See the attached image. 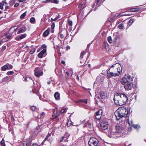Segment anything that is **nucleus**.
<instances>
[{"label": "nucleus", "mask_w": 146, "mask_h": 146, "mask_svg": "<svg viewBox=\"0 0 146 146\" xmlns=\"http://www.w3.org/2000/svg\"><path fill=\"white\" fill-rule=\"evenodd\" d=\"M54 27H55L54 23H52V24L51 27V29H54Z\"/></svg>", "instance_id": "obj_50"}, {"label": "nucleus", "mask_w": 146, "mask_h": 146, "mask_svg": "<svg viewBox=\"0 0 146 146\" xmlns=\"http://www.w3.org/2000/svg\"><path fill=\"white\" fill-rule=\"evenodd\" d=\"M35 50H31L29 52V53L30 54H32L34 53V52H35Z\"/></svg>", "instance_id": "obj_60"}, {"label": "nucleus", "mask_w": 146, "mask_h": 146, "mask_svg": "<svg viewBox=\"0 0 146 146\" xmlns=\"http://www.w3.org/2000/svg\"><path fill=\"white\" fill-rule=\"evenodd\" d=\"M58 18L57 17H55L54 19L51 18V19L53 21H55L57 19H58Z\"/></svg>", "instance_id": "obj_61"}, {"label": "nucleus", "mask_w": 146, "mask_h": 146, "mask_svg": "<svg viewBox=\"0 0 146 146\" xmlns=\"http://www.w3.org/2000/svg\"><path fill=\"white\" fill-rule=\"evenodd\" d=\"M70 134L68 133H65L64 135V136L65 138V139H64L65 141L66 140L67 141L68 138L70 136Z\"/></svg>", "instance_id": "obj_27"}, {"label": "nucleus", "mask_w": 146, "mask_h": 146, "mask_svg": "<svg viewBox=\"0 0 146 146\" xmlns=\"http://www.w3.org/2000/svg\"><path fill=\"white\" fill-rule=\"evenodd\" d=\"M5 6H6V7H5V9L6 10L8 9L9 8V7L8 6H7V5Z\"/></svg>", "instance_id": "obj_64"}, {"label": "nucleus", "mask_w": 146, "mask_h": 146, "mask_svg": "<svg viewBox=\"0 0 146 146\" xmlns=\"http://www.w3.org/2000/svg\"><path fill=\"white\" fill-rule=\"evenodd\" d=\"M133 22V19H131L130 20L128 23V24L129 26L132 25V23Z\"/></svg>", "instance_id": "obj_34"}, {"label": "nucleus", "mask_w": 146, "mask_h": 146, "mask_svg": "<svg viewBox=\"0 0 146 146\" xmlns=\"http://www.w3.org/2000/svg\"><path fill=\"white\" fill-rule=\"evenodd\" d=\"M54 97L56 100H59L60 99V95L58 92H56L54 94Z\"/></svg>", "instance_id": "obj_19"}, {"label": "nucleus", "mask_w": 146, "mask_h": 146, "mask_svg": "<svg viewBox=\"0 0 146 146\" xmlns=\"http://www.w3.org/2000/svg\"><path fill=\"white\" fill-rule=\"evenodd\" d=\"M14 73V72L13 71H9L7 73V74L8 75H11L13 74Z\"/></svg>", "instance_id": "obj_37"}, {"label": "nucleus", "mask_w": 146, "mask_h": 146, "mask_svg": "<svg viewBox=\"0 0 146 146\" xmlns=\"http://www.w3.org/2000/svg\"><path fill=\"white\" fill-rule=\"evenodd\" d=\"M25 80L26 81H30L32 80L31 78V77L28 76H27L26 77L25 79Z\"/></svg>", "instance_id": "obj_23"}, {"label": "nucleus", "mask_w": 146, "mask_h": 146, "mask_svg": "<svg viewBox=\"0 0 146 146\" xmlns=\"http://www.w3.org/2000/svg\"><path fill=\"white\" fill-rule=\"evenodd\" d=\"M3 5L2 3H0V9H3Z\"/></svg>", "instance_id": "obj_49"}, {"label": "nucleus", "mask_w": 146, "mask_h": 146, "mask_svg": "<svg viewBox=\"0 0 146 146\" xmlns=\"http://www.w3.org/2000/svg\"><path fill=\"white\" fill-rule=\"evenodd\" d=\"M86 127H88V129L89 131H92L93 129V125L89 121H88L87 123H86L85 124V125H84L83 127L84 128Z\"/></svg>", "instance_id": "obj_11"}, {"label": "nucleus", "mask_w": 146, "mask_h": 146, "mask_svg": "<svg viewBox=\"0 0 146 146\" xmlns=\"http://www.w3.org/2000/svg\"><path fill=\"white\" fill-rule=\"evenodd\" d=\"M50 29L49 28H48L46 31H45L43 33V35L45 36H46L48 35L49 34V31H50Z\"/></svg>", "instance_id": "obj_21"}, {"label": "nucleus", "mask_w": 146, "mask_h": 146, "mask_svg": "<svg viewBox=\"0 0 146 146\" xmlns=\"http://www.w3.org/2000/svg\"><path fill=\"white\" fill-rule=\"evenodd\" d=\"M31 139L29 138L26 141L23 142V146H28L30 145L32 142Z\"/></svg>", "instance_id": "obj_13"}, {"label": "nucleus", "mask_w": 146, "mask_h": 146, "mask_svg": "<svg viewBox=\"0 0 146 146\" xmlns=\"http://www.w3.org/2000/svg\"><path fill=\"white\" fill-rule=\"evenodd\" d=\"M118 28L120 29H122L123 28V23L120 24L118 26Z\"/></svg>", "instance_id": "obj_33"}, {"label": "nucleus", "mask_w": 146, "mask_h": 146, "mask_svg": "<svg viewBox=\"0 0 146 146\" xmlns=\"http://www.w3.org/2000/svg\"><path fill=\"white\" fill-rule=\"evenodd\" d=\"M26 12H25L23 13L20 16V18L21 19H23L26 15Z\"/></svg>", "instance_id": "obj_38"}, {"label": "nucleus", "mask_w": 146, "mask_h": 146, "mask_svg": "<svg viewBox=\"0 0 146 146\" xmlns=\"http://www.w3.org/2000/svg\"><path fill=\"white\" fill-rule=\"evenodd\" d=\"M85 4L86 2H84L80 4L78 7L79 8H80L82 9H83L85 7Z\"/></svg>", "instance_id": "obj_20"}, {"label": "nucleus", "mask_w": 146, "mask_h": 146, "mask_svg": "<svg viewBox=\"0 0 146 146\" xmlns=\"http://www.w3.org/2000/svg\"><path fill=\"white\" fill-rule=\"evenodd\" d=\"M1 69L3 71H5L7 69H8V67L7 64L2 66L1 68Z\"/></svg>", "instance_id": "obj_24"}, {"label": "nucleus", "mask_w": 146, "mask_h": 146, "mask_svg": "<svg viewBox=\"0 0 146 146\" xmlns=\"http://www.w3.org/2000/svg\"><path fill=\"white\" fill-rule=\"evenodd\" d=\"M16 1V0H11L10 2V4L12 5H13V3H14Z\"/></svg>", "instance_id": "obj_42"}, {"label": "nucleus", "mask_w": 146, "mask_h": 146, "mask_svg": "<svg viewBox=\"0 0 146 146\" xmlns=\"http://www.w3.org/2000/svg\"><path fill=\"white\" fill-rule=\"evenodd\" d=\"M139 9H137V8H133L131 9V12H136L139 11Z\"/></svg>", "instance_id": "obj_30"}, {"label": "nucleus", "mask_w": 146, "mask_h": 146, "mask_svg": "<svg viewBox=\"0 0 146 146\" xmlns=\"http://www.w3.org/2000/svg\"><path fill=\"white\" fill-rule=\"evenodd\" d=\"M51 135V133H48V135H47V136L45 138V139H44V141H45L46 140H47L48 139V138Z\"/></svg>", "instance_id": "obj_44"}, {"label": "nucleus", "mask_w": 146, "mask_h": 146, "mask_svg": "<svg viewBox=\"0 0 146 146\" xmlns=\"http://www.w3.org/2000/svg\"><path fill=\"white\" fill-rule=\"evenodd\" d=\"M6 47L5 46H3L2 48V51H4L6 49Z\"/></svg>", "instance_id": "obj_54"}, {"label": "nucleus", "mask_w": 146, "mask_h": 146, "mask_svg": "<svg viewBox=\"0 0 146 146\" xmlns=\"http://www.w3.org/2000/svg\"><path fill=\"white\" fill-rule=\"evenodd\" d=\"M35 18L32 17H31L30 19V21L31 23H34L35 21Z\"/></svg>", "instance_id": "obj_31"}, {"label": "nucleus", "mask_w": 146, "mask_h": 146, "mask_svg": "<svg viewBox=\"0 0 146 146\" xmlns=\"http://www.w3.org/2000/svg\"><path fill=\"white\" fill-rule=\"evenodd\" d=\"M65 139V138L64 137H61V139L60 141V142H62L63 140H64V141L66 142L67 141H67H64V139Z\"/></svg>", "instance_id": "obj_45"}, {"label": "nucleus", "mask_w": 146, "mask_h": 146, "mask_svg": "<svg viewBox=\"0 0 146 146\" xmlns=\"http://www.w3.org/2000/svg\"><path fill=\"white\" fill-rule=\"evenodd\" d=\"M85 54V52H84V51H83L82 52H81V54H80V59H82L83 58V56Z\"/></svg>", "instance_id": "obj_28"}, {"label": "nucleus", "mask_w": 146, "mask_h": 146, "mask_svg": "<svg viewBox=\"0 0 146 146\" xmlns=\"http://www.w3.org/2000/svg\"><path fill=\"white\" fill-rule=\"evenodd\" d=\"M119 65V63H116L111 66V68L115 67V68L116 70L117 71V72L116 73L115 72V73H119L120 74L121 72V68L119 67H118Z\"/></svg>", "instance_id": "obj_10"}, {"label": "nucleus", "mask_w": 146, "mask_h": 146, "mask_svg": "<svg viewBox=\"0 0 146 146\" xmlns=\"http://www.w3.org/2000/svg\"><path fill=\"white\" fill-rule=\"evenodd\" d=\"M38 145L36 143H33V144L32 146H38Z\"/></svg>", "instance_id": "obj_63"}, {"label": "nucleus", "mask_w": 146, "mask_h": 146, "mask_svg": "<svg viewBox=\"0 0 146 146\" xmlns=\"http://www.w3.org/2000/svg\"><path fill=\"white\" fill-rule=\"evenodd\" d=\"M41 125H38V127H37L36 128V130L37 131H38V130L39 129H40V126Z\"/></svg>", "instance_id": "obj_56"}, {"label": "nucleus", "mask_w": 146, "mask_h": 146, "mask_svg": "<svg viewBox=\"0 0 146 146\" xmlns=\"http://www.w3.org/2000/svg\"><path fill=\"white\" fill-rule=\"evenodd\" d=\"M113 99L116 105L122 106L126 104L128 99L127 96L124 94L116 93L114 95Z\"/></svg>", "instance_id": "obj_1"}, {"label": "nucleus", "mask_w": 146, "mask_h": 146, "mask_svg": "<svg viewBox=\"0 0 146 146\" xmlns=\"http://www.w3.org/2000/svg\"><path fill=\"white\" fill-rule=\"evenodd\" d=\"M44 112H42L40 114V115L41 118H43V117H44Z\"/></svg>", "instance_id": "obj_52"}, {"label": "nucleus", "mask_w": 146, "mask_h": 146, "mask_svg": "<svg viewBox=\"0 0 146 146\" xmlns=\"http://www.w3.org/2000/svg\"><path fill=\"white\" fill-rule=\"evenodd\" d=\"M2 3L3 6H6L7 5V3L6 1H3Z\"/></svg>", "instance_id": "obj_41"}, {"label": "nucleus", "mask_w": 146, "mask_h": 146, "mask_svg": "<svg viewBox=\"0 0 146 146\" xmlns=\"http://www.w3.org/2000/svg\"><path fill=\"white\" fill-rule=\"evenodd\" d=\"M58 38H60V40H61V39H62L64 37V35L62 33H60L58 35Z\"/></svg>", "instance_id": "obj_22"}, {"label": "nucleus", "mask_w": 146, "mask_h": 146, "mask_svg": "<svg viewBox=\"0 0 146 146\" xmlns=\"http://www.w3.org/2000/svg\"><path fill=\"white\" fill-rule=\"evenodd\" d=\"M111 68V67L107 71V76L108 78H111L113 76H118L119 75V73H115V71H114L113 72H110V70Z\"/></svg>", "instance_id": "obj_8"}, {"label": "nucleus", "mask_w": 146, "mask_h": 146, "mask_svg": "<svg viewBox=\"0 0 146 146\" xmlns=\"http://www.w3.org/2000/svg\"><path fill=\"white\" fill-rule=\"evenodd\" d=\"M35 75L36 77H39L42 76L43 72L38 67L36 68L34 70Z\"/></svg>", "instance_id": "obj_7"}, {"label": "nucleus", "mask_w": 146, "mask_h": 146, "mask_svg": "<svg viewBox=\"0 0 146 146\" xmlns=\"http://www.w3.org/2000/svg\"><path fill=\"white\" fill-rule=\"evenodd\" d=\"M15 39L17 40H21L19 36H17L16 37Z\"/></svg>", "instance_id": "obj_53"}, {"label": "nucleus", "mask_w": 146, "mask_h": 146, "mask_svg": "<svg viewBox=\"0 0 146 146\" xmlns=\"http://www.w3.org/2000/svg\"><path fill=\"white\" fill-rule=\"evenodd\" d=\"M26 28L25 27H23L20 28L18 29L17 34H19L24 32L26 30Z\"/></svg>", "instance_id": "obj_14"}, {"label": "nucleus", "mask_w": 146, "mask_h": 146, "mask_svg": "<svg viewBox=\"0 0 146 146\" xmlns=\"http://www.w3.org/2000/svg\"><path fill=\"white\" fill-rule=\"evenodd\" d=\"M128 113V111L125 108L121 107L115 111V114L117 119L119 120L120 118L126 117Z\"/></svg>", "instance_id": "obj_3"}, {"label": "nucleus", "mask_w": 146, "mask_h": 146, "mask_svg": "<svg viewBox=\"0 0 146 146\" xmlns=\"http://www.w3.org/2000/svg\"><path fill=\"white\" fill-rule=\"evenodd\" d=\"M99 141L96 138L94 137H91L88 141L89 146H98Z\"/></svg>", "instance_id": "obj_5"}, {"label": "nucleus", "mask_w": 146, "mask_h": 146, "mask_svg": "<svg viewBox=\"0 0 146 146\" xmlns=\"http://www.w3.org/2000/svg\"><path fill=\"white\" fill-rule=\"evenodd\" d=\"M105 78L103 74H101L97 77V79L98 80H100L101 82H103Z\"/></svg>", "instance_id": "obj_15"}, {"label": "nucleus", "mask_w": 146, "mask_h": 146, "mask_svg": "<svg viewBox=\"0 0 146 146\" xmlns=\"http://www.w3.org/2000/svg\"><path fill=\"white\" fill-rule=\"evenodd\" d=\"M100 96L101 98L103 99H105L107 97V94L102 91L100 92Z\"/></svg>", "instance_id": "obj_16"}, {"label": "nucleus", "mask_w": 146, "mask_h": 146, "mask_svg": "<svg viewBox=\"0 0 146 146\" xmlns=\"http://www.w3.org/2000/svg\"><path fill=\"white\" fill-rule=\"evenodd\" d=\"M19 5V4L18 3H16L14 5L15 7H18Z\"/></svg>", "instance_id": "obj_57"}, {"label": "nucleus", "mask_w": 146, "mask_h": 146, "mask_svg": "<svg viewBox=\"0 0 146 146\" xmlns=\"http://www.w3.org/2000/svg\"><path fill=\"white\" fill-rule=\"evenodd\" d=\"M132 127H133L134 128L136 129H138L140 128V127L138 125H134Z\"/></svg>", "instance_id": "obj_35"}, {"label": "nucleus", "mask_w": 146, "mask_h": 146, "mask_svg": "<svg viewBox=\"0 0 146 146\" xmlns=\"http://www.w3.org/2000/svg\"><path fill=\"white\" fill-rule=\"evenodd\" d=\"M47 54L46 53V49H44L41 50L38 55V57L40 58H42L46 56Z\"/></svg>", "instance_id": "obj_9"}, {"label": "nucleus", "mask_w": 146, "mask_h": 146, "mask_svg": "<svg viewBox=\"0 0 146 146\" xmlns=\"http://www.w3.org/2000/svg\"><path fill=\"white\" fill-rule=\"evenodd\" d=\"M7 66L8 67L7 69H11L13 67L12 65H11L10 64H9L8 63H7Z\"/></svg>", "instance_id": "obj_36"}, {"label": "nucleus", "mask_w": 146, "mask_h": 146, "mask_svg": "<svg viewBox=\"0 0 146 146\" xmlns=\"http://www.w3.org/2000/svg\"><path fill=\"white\" fill-rule=\"evenodd\" d=\"M27 36V34L25 33L24 34H22L20 36H19L21 38V39H23V38H24L26 37Z\"/></svg>", "instance_id": "obj_32"}, {"label": "nucleus", "mask_w": 146, "mask_h": 146, "mask_svg": "<svg viewBox=\"0 0 146 146\" xmlns=\"http://www.w3.org/2000/svg\"><path fill=\"white\" fill-rule=\"evenodd\" d=\"M54 0H48L46 1L48 2H50L51 3H54Z\"/></svg>", "instance_id": "obj_59"}, {"label": "nucleus", "mask_w": 146, "mask_h": 146, "mask_svg": "<svg viewBox=\"0 0 146 146\" xmlns=\"http://www.w3.org/2000/svg\"><path fill=\"white\" fill-rule=\"evenodd\" d=\"M88 121H86V119L84 120L81 121V123L82 124H84V125H85V124L86 123H87V122Z\"/></svg>", "instance_id": "obj_39"}, {"label": "nucleus", "mask_w": 146, "mask_h": 146, "mask_svg": "<svg viewBox=\"0 0 146 146\" xmlns=\"http://www.w3.org/2000/svg\"><path fill=\"white\" fill-rule=\"evenodd\" d=\"M125 123L123 122L121 124L119 123L115 126L113 129L109 132L110 137H114L113 136L117 133L121 132L125 127Z\"/></svg>", "instance_id": "obj_4"}, {"label": "nucleus", "mask_w": 146, "mask_h": 146, "mask_svg": "<svg viewBox=\"0 0 146 146\" xmlns=\"http://www.w3.org/2000/svg\"><path fill=\"white\" fill-rule=\"evenodd\" d=\"M31 109L33 110L34 111L35 110L36 107L34 106H32L31 108Z\"/></svg>", "instance_id": "obj_55"}, {"label": "nucleus", "mask_w": 146, "mask_h": 146, "mask_svg": "<svg viewBox=\"0 0 146 146\" xmlns=\"http://www.w3.org/2000/svg\"><path fill=\"white\" fill-rule=\"evenodd\" d=\"M108 41L110 43H111L112 42V40L110 36H109L108 37Z\"/></svg>", "instance_id": "obj_40"}, {"label": "nucleus", "mask_w": 146, "mask_h": 146, "mask_svg": "<svg viewBox=\"0 0 146 146\" xmlns=\"http://www.w3.org/2000/svg\"><path fill=\"white\" fill-rule=\"evenodd\" d=\"M99 128L101 130H103L107 129L108 128V122L104 120H101L100 122Z\"/></svg>", "instance_id": "obj_6"}, {"label": "nucleus", "mask_w": 146, "mask_h": 146, "mask_svg": "<svg viewBox=\"0 0 146 146\" xmlns=\"http://www.w3.org/2000/svg\"><path fill=\"white\" fill-rule=\"evenodd\" d=\"M73 122L71 120H68L67 125L68 127H69L72 124Z\"/></svg>", "instance_id": "obj_29"}, {"label": "nucleus", "mask_w": 146, "mask_h": 146, "mask_svg": "<svg viewBox=\"0 0 146 146\" xmlns=\"http://www.w3.org/2000/svg\"><path fill=\"white\" fill-rule=\"evenodd\" d=\"M104 1V0H96V7L100 6L101 5L102 2Z\"/></svg>", "instance_id": "obj_18"}, {"label": "nucleus", "mask_w": 146, "mask_h": 146, "mask_svg": "<svg viewBox=\"0 0 146 146\" xmlns=\"http://www.w3.org/2000/svg\"><path fill=\"white\" fill-rule=\"evenodd\" d=\"M79 102H84L86 104H87V100H86V99L81 100L78 101H76V103H78Z\"/></svg>", "instance_id": "obj_25"}, {"label": "nucleus", "mask_w": 146, "mask_h": 146, "mask_svg": "<svg viewBox=\"0 0 146 146\" xmlns=\"http://www.w3.org/2000/svg\"><path fill=\"white\" fill-rule=\"evenodd\" d=\"M67 110L66 109H64L61 110L60 111V113H65L66 112Z\"/></svg>", "instance_id": "obj_43"}, {"label": "nucleus", "mask_w": 146, "mask_h": 146, "mask_svg": "<svg viewBox=\"0 0 146 146\" xmlns=\"http://www.w3.org/2000/svg\"><path fill=\"white\" fill-rule=\"evenodd\" d=\"M68 24L71 27L72 25V21L70 20L68 21Z\"/></svg>", "instance_id": "obj_46"}, {"label": "nucleus", "mask_w": 146, "mask_h": 146, "mask_svg": "<svg viewBox=\"0 0 146 146\" xmlns=\"http://www.w3.org/2000/svg\"><path fill=\"white\" fill-rule=\"evenodd\" d=\"M46 46L45 44L42 45L41 47V48L42 49H46Z\"/></svg>", "instance_id": "obj_47"}, {"label": "nucleus", "mask_w": 146, "mask_h": 146, "mask_svg": "<svg viewBox=\"0 0 146 146\" xmlns=\"http://www.w3.org/2000/svg\"><path fill=\"white\" fill-rule=\"evenodd\" d=\"M54 3L57 4L58 3L59 1L57 0H54Z\"/></svg>", "instance_id": "obj_58"}, {"label": "nucleus", "mask_w": 146, "mask_h": 146, "mask_svg": "<svg viewBox=\"0 0 146 146\" xmlns=\"http://www.w3.org/2000/svg\"><path fill=\"white\" fill-rule=\"evenodd\" d=\"M132 78L129 75H125L121 80V84L124 85V87L126 90H131L133 87Z\"/></svg>", "instance_id": "obj_2"}, {"label": "nucleus", "mask_w": 146, "mask_h": 146, "mask_svg": "<svg viewBox=\"0 0 146 146\" xmlns=\"http://www.w3.org/2000/svg\"><path fill=\"white\" fill-rule=\"evenodd\" d=\"M103 112V111L101 109L96 112V118L97 119H100L102 114Z\"/></svg>", "instance_id": "obj_12"}, {"label": "nucleus", "mask_w": 146, "mask_h": 146, "mask_svg": "<svg viewBox=\"0 0 146 146\" xmlns=\"http://www.w3.org/2000/svg\"><path fill=\"white\" fill-rule=\"evenodd\" d=\"M1 146H6V145L5 143V140L3 138L2 141L0 142Z\"/></svg>", "instance_id": "obj_26"}, {"label": "nucleus", "mask_w": 146, "mask_h": 146, "mask_svg": "<svg viewBox=\"0 0 146 146\" xmlns=\"http://www.w3.org/2000/svg\"><path fill=\"white\" fill-rule=\"evenodd\" d=\"M72 27L70 26V27H69L68 28V31H69L70 32L72 31Z\"/></svg>", "instance_id": "obj_62"}, {"label": "nucleus", "mask_w": 146, "mask_h": 146, "mask_svg": "<svg viewBox=\"0 0 146 146\" xmlns=\"http://www.w3.org/2000/svg\"><path fill=\"white\" fill-rule=\"evenodd\" d=\"M12 37V36L11 35L7 36H6L7 38V40H6V41H7L9 39H11Z\"/></svg>", "instance_id": "obj_48"}, {"label": "nucleus", "mask_w": 146, "mask_h": 146, "mask_svg": "<svg viewBox=\"0 0 146 146\" xmlns=\"http://www.w3.org/2000/svg\"><path fill=\"white\" fill-rule=\"evenodd\" d=\"M128 123L129 124L130 127H132L134 125V124H133V121L132 119H129L128 120ZM131 129V128L130 127V128H128V130L129 131Z\"/></svg>", "instance_id": "obj_17"}, {"label": "nucleus", "mask_w": 146, "mask_h": 146, "mask_svg": "<svg viewBox=\"0 0 146 146\" xmlns=\"http://www.w3.org/2000/svg\"><path fill=\"white\" fill-rule=\"evenodd\" d=\"M73 128L75 129V130L76 132H77L78 131V129L76 126H74L73 127Z\"/></svg>", "instance_id": "obj_51"}]
</instances>
